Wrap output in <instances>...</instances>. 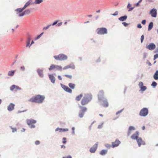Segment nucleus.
<instances>
[{"label": "nucleus", "instance_id": "nucleus-1", "mask_svg": "<svg viewBox=\"0 0 158 158\" xmlns=\"http://www.w3.org/2000/svg\"><path fill=\"white\" fill-rule=\"evenodd\" d=\"M98 99L101 104L104 107L109 106V103L107 99L104 96V92L102 90L99 91L98 94Z\"/></svg>", "mask_w": 158, "mask_h": 158}, {"label": "nucleus", "instance_id": "nucleus-2", "mask_svg": "<svg viewBox=\"0 0 158 158\" xmlns=\"http://www.w3.org/2000/svg\"><path fill=\"white\" fill-rule=\"evenodd\" d=\"M45 98V96L44 95L37 94L32 96L28 100V101L32 103L42 104L43 103Z\"/></svg>", "mask_w": 158, "mask_h": 158}, {"label": "nucleus", "instance_id": "nucleus-3", "mask_svg": "<svg viewBox=\"0 0 158 158\" xmlns=\"http://www.w3.org/2000/svg\"><path fill=\"white\" fill-rule=\"evenodd\" d=\"M139 132L136 131L131 136V138L132 139L136 140L139 147H140L141 145H145V143L143 141L142 138L139 137Z\"/></svg>", "mask_w": 158, "mask_h": 158}, {"label": "nucleus", "instance_id": "nucleus-4", "mask_svg": "<svg viewBox=\"0 0 158 158\" xmlns=\"http://www.w3.org/2000/svg\"><path fill=\"white\" fill-rule=\"evenodd\" d=\"M92 99V95L91 94H85L81 101V103L83 106L87 105L90 102Z\"/></svg>", "mask_w": 158, "mask_h": 158}, {"label": "nucleus", "instance_id": "nucleus-5", "mask_svg": "<svg viewBox=\"0 0 158 158\" xmlns=\"http://www.w3.org/2000/svg\"><path fill=\"white\" fill-rule=\"evenodd\" d=\"M53 57L56 60L60 61L66 60L68 59L67 56L63 54H60L57 56H55Z\"/></svg>", "mask_w": 158, "mask_h": 158}, {"label": "nucleus", "instance_id": "nucleus-6", "mask_svg": "<svg viewBox=\"0 0 158 158\" xmlns=\"http://www.w3.org/2000/svg\"><path fill=\"white\" fill-rule=\"evenodd\" d=\"M26 121L27 124L30 128H34L35 127V126L33 124L36 123V120L32 119H27L26 120Z\"/></svg>", "mask_w": 158, "mask_h": 158}, {"label": "nucleus", "instance_id": "nucleus-7", "mask_svg": "<svg viewBox=\"0 0 158 158\" xmlns=\"http://www.w3.org/2000/svg\"><path fill=\"white\" fill-rule=\"evenodd\" d=\"M97 33L99 35H104L107 33V29L105 27L98 28L96 31Z\"/></svg>", "mask_w": 158, "mask_h": 158}, {"label": "nucleus", "instance_id": "nucleus-8", "mask_svg": "<svg viewBox=\"0 0 158 158\" xmlns=\"http://www.w3.org/2000/svg\"><path fill=\"white\" fill-rule=\"evenodd\" d=\"M148 113V109L147 108L144 107L142 109L139 113V115L142 117H145Z\"/></svg>", "mask_w": 158, "mask_h": 158}, {"label": "nucleus", "instance_id": "nucleus-9", "mask_svg": "<svg viewBox=\"0 0 158 158\" xmlns=\"http://www.w3.org/2000/svg\"><path fill=\"white\" fill-rule=\"evenodd\" d=\"M55 69H56L57 70H61L62 69V67L60 65L52 64L48 68V69L49 70L51 71Z\"/></svg>", "mask_w": 158, "mask_h": 158}, {"label": "nucleus", "instance_id": "nucleus-10", "mask_svg": "<svg viewBox=\"0 0 158 158\" xmlns=\"http://www.w3.org/2000/svg\"><path fill=\"white\" fill-rule=\"evenodd\" d=\"M60 85L62 88L66 92L70 93H72V89L69 88L68 87L62 84H60Z\"/></svg>", "mask_w": 158, "mask_h": 158}, {"label": "nucleus", "instance_id": "nucleus-11", "mask_svg": "<svg viewBox=\"0 0 158 158\" xmlns=\"http://www.w3.org/2000/svg\"><path fill=\"white\" fill-rule=\"evenodd\" d=\"M143 85V83L142 82L140 81L139 82L138 86L140 88V91L143 92L147 89V87Z\"/></svg>", "mask_w": 158, "mask_h": 158}, {"label": "nucleus", "instance_id": "nucleus-12", "mask_svg": "<svg viewBox=\"0 0 158 158\" xmlns=\"http://www.w3.org/2000/svg\"><path fill=\"white\" fill-rule=\"evenodd\" d=\"M98 142H97L93 146L89 149V152L92 153H94L98 148Z\"/></svg>", "mask_w": 158, "mask_h": 158}, {"label": "nucleus", "instance_id": "nucleus-13", "mask_svg": "<svg viewBox=\"0 0 158 158\" xmlns=\"http://www.w3.org/2000/svg\"><path fill=\"white\" fill-rule=\"evenodd\" d=\"M149 13L151 15V16L156 18L157 16V10L156 9L154 8L150 11Z\"/></svg>", "mask_w": 158, "mask_h": 158}, {"label": "nucleus", "instance_id": "nucleus-14", "mask_svg": "<svg viewBox=\"0 0 158 158\" xmlns=\"http://www.w3.org/2000/svg\"><path fill=\"white\" fill-rule=\"evenodd\" d=\"M112 147L114 148L118 147L121 143L120 141L118 139H116L115 141L114 142H112Z\"/></svg>", "mask_w": 158, "mask_h": 158}, {"label": "nucleus", "instance_id": "nucleus-15", "mask_svg": "<svg viewBox=\"0 0 158 158\" xmlns=\"http://www.w3.org/2000/svg\"><path fill=\"white\" fill-rule=\"evenodd\" d=\"M69 69H75V66L73 63H71L65 66L63 68V69L64 70H66Z\"/></svg>", "mask_w": 158, "mask_h": 158}, {"label": "nucleus", "instance_id": "nucleus-16", "mask_svg": "<svg viewBox=\"0 0 158 158\" xmlns=\"http://www.w3.org/2000/svg\"><path fill=\"white\" fill-rule=\"evenodd\" d=\"M156 45L153 43H151L146 47V48L150 50H152L155 48Z\"/></svg>", "mask_w": 158, "mask_h": 158}, {"label": "nucleus", "instance_id": "nucleus-17", "mask_svg": "<svg viewBox=\"0 0 158 158\" xmlns=\"http://www.w3.org/2000/svg\"><path fill=\"white\" fill-rule=\"evenodd\" d=\"M15 105L13 103H10L7 106V109L9 111H11L15 109Z\"/></svg>", "mask_w": 158, "mask_h": 158}, {"label": "nucleus", "instance_id": "nucleus-18", "mask_svg": "<svg viewBox=\"0 0 158 158\" xmlns=\"http://www.w3.org/2000/svg\"><path fill=\"white\" fill-rule=\"evenodd\" d=\"M37 71L39 76L41 78L43 77H44L43 70L40 69H38Z\"/></svg>", "mask_w": 158, "mask_h": 158}, {"label": "nucleus", "instance_id": "nucleus-19", "mask_svg": "<svg viewBox=\"0 0 158 158\" xmlns=\"http://www.w3.org/2000/svg\"><path fill=\"white\" fill-rule=\"evenodd\" d=\"M48 77L51 81L52 83H54L55 81V78L52 74H48Z\"/></svg>", "mask_w": 158, "mask_h": 158}, {"label": "nucleus", "instance_id": "nucleus-20", "mask_svg": "<svg viewBox=\"0 0 158 158\" xmlns=\"http://www.w3.org/2000/svg\"><path fill=\"white\" fill-rule=\"evenodd\" d=\"M135 127L132 126H130L129 127L127 132V135H130L131 133V131L132 130H135Z\"/></svg>", "mask_w": 158, "mask_h": 158}, {"label": "nucleus", "instance_id": "nucleus-21", "mask_svg": "<svg viewBox=\"0 0 158 158\" xmlns=\"http://www.w3.org/2000/svg\"><path fill=\"white\" fill-rule=\"evenodd\" d=\"M68 130L69 129L68 128H62L59 127H57L55 129L56 131H59V132L67 131H68Z\"/></svg>", "mask_w": 158, "mask_h": 158}, {"label": "nucleus", "instance_id": "nucleus-22", "mask_svg": "<svg viewBox=\"0 0 158 158\" xmlns=\"http://www.w3.org/2000/svg\"><path fill=\"white\" fill-rule=\"evenodd\" d=\"M80 110V111L85 114V112L87 110V109L86 107L81 106H79Z\"/></svg>", "mask_w": 158, "mask_h": 158}, {"label": "nucleus", "instance_id": "nucleus-23", "mask_svg": "<svg viewBox=\"0 0 158 158\" xmlns=\"http://www.w3.org/2000/svg\"><path fill=\"white\" fill-rule=\"evenodd\" d=\"M127 19V16L125 15L123 16H122L119 18L118 20L121 21H125Z\"/></svg>", "mask_w": 158, "mask_h": 158}, {"label": "nucleus", "instance_id": "nucleus-24", "mask_svg": "<svg viewBox=\"0 0 158 158\" xmlns=\"http://www.w3.org/2000/svg\"><path fill=\"white\" fill-rule=\"evenodd\" d=\"M153 23L152 22H150L148 26V31H150L153 28Z\"/></svg>", "mask_w": 158, "mask_h": 158}, {"label": "nucleus", "instance_id": "nucleus-25", "mask_svg": "<svg viewBox=\"0 0 158 158\" xmlns=\"http://www.w3.org/2000/svg\"><path fill=\"white\" fill-rule=\"evenodd\" d=\"M153 78L156 80H158V70H156L154 73L153 76Z\"/></svg>", "mask_w": 158, "mask_h": 158}, {"label": "nucleus", "instance_id": "nucleus-26", "mask_svg": "<svg viewBox=\"0 0 158 158\" xmlns=\"http://www.w3.org/2000/svg\"><path fill=\"white\" fill-rule=\"evenodd\" d=\"M108 151L107 150H102L100 152V154L101 155L103 156L105 155L107 153Z\"/></svg>", "mask_w": 158, "mask_h": 158}, {"label": "nucleus", "instance_id": "nucleus-27", "mask_svg": "<svg viewBox=\"0 0 158 158\" xmlns=\"http://www.w3.org/2000/svg\"><path fill=\"white\" fill-rule=\"evenodd\" d=\"M68 85L69 87L72 89H74L75 87V85L72 83H69Z\"/></svg>", "mask_w": 158, "mask_h": 158}, {"label": "nucleus", "instance_id": "nucleus-28", "mask_svg": "<svg viewBox=\"0 0 158 158\" xmlns=\"http://www.w3.org/2000/svg\"><path fill=\"white\" fill-rule=\"evenodd\" d=\"M15 73V70L10 71L8 72V75L10 76H12L14 75Z\"/></svg>", "mask_w": 158, "mask_h": 158}, {"label": "nucleus", "instance_id": "nucleus-29", "mask_svg": "<svg viewBox=\"0 0 158 158\" xmlns=\"http://www.w3.org/2000/svg\"><path fill=\"white\" fill-rule=\"evenodd\" d=\"M83 96L82 94H81L80 95L77 96L76 98V100L77 101H80Z\"/></svg>", "mask_w": 158, "mask_h": 158}, {"label": "nucleus", "instance_id": "nucleus-30", "mask_svg": "<svg viewBox=\"0 0 158 158\" xmlns=\"http://www.w3.org/2000/svg\"><path fill=\"white\" fill-rule=\"evenodd\" d=\"M84 114L85 113L79 111L78 113V116L80 118H82L84 117Z\"/></svg>", "mask_w": 158, "mask_h": 158}, {"label": "nucleus", "instance_id": "nucleus-31", "mask_svg": "<svg viewBox=\"0 0 158 158\" xmlns=\"http://www.w3.org/2000/svg\"><path fill=\"white\" fill-rule=\"evenodd\" d=\"M31 4V2H30V1H28L25 4L24 6L23 7V8L24 9H25L27 7L29 6Z\"/></svg>", "mask_w": 158, "mask_h": 158}, {"label": "nucleus", "instance_id": "nucleus-32", "mask_svg": "<svg viewBox=\"0 0 158 158\" xmlns=\"http://www.w3.org/2000/svg\"><path fill=\"white\" fill-rule=\"evenodd\" d=\"M104 122H102L98 126V128L99 129H101L104 123Z\"/></svg>", "mask_w": 158, "mask_h": 158}, {"label": "nucleus", "instance_id": "nucleus-33", "mask_svg": "<svg viewBox=\"0 0 158 158\" xmlns=\"http://www.w3.org/2000/svg\"><path fill=\"white\" fill-rule=\"evenodd\" d=\"M24 9L23 8H19L15 10V11L18 12L19 13L22 12Z\"/></svg>", "mask_w": 158, "mask_h": 158}, {"label": "nucleus", "instance_id": "nucleus-34", "mask_svg": "<svg viewBox=\"0 0 158 158\" xmlns=\"http://www.w3.org/2000/svg\"><path fill=\"white\" fill-rule=\"evenodd\" d=\"M43 2V0H35L34 2L35 4H39Z\"/></svg>", "mask_w": 158, "mask_h": 158}, {"label": "nucleus", "instance_id": "nucleus-35", "mask_svg": "<svg viewBox=\"0 0 158 158\" xmlns=\"http://www.w3.org/2000/svg\"><path fill=\"white\" fill-rule=\"evenodd\" d=\"M31 40V38L30 37H28L27 38V44L26 46H29L30 45V41Z\"/></svg>", "mask_w": 158, "mask_h": 158}, {"label": "nucleus", "instance_id": "nucleus-36", "mask_svg": "<svg viewBox=\"0 0 158 158\" xmlns=\"http://www.w3.org/2000/svg\"><path fill=\"white\" fill-rule=\"evenodd\" d=\"M63 76H65L70 79H72V76L71 75H69L68 74H65L63 75Z\"/></svg>", "mask_w": 158, "mask_h": 158}, {"label": "nucleus", "instance_id": "nucleus-37", "mask_svg": "<svg viewBox=\"0 0 158 158\" xmlns=\"http://www.w3.org/2000/svg\"><path fill=\"white\" fill-rule=\"evenodd\" d=\"M23 12L25 15L29 14L30 12V10L29 9H27L25 10Z\"/></svg>", "mask_w": 158, "mask_h": 158}, {"label": "nucleus", "instance_id": "nucleus-38", "mask_svg": "<svg viewBox=\"0 0 158 158\" xmlns=\"http://www.w3.org/2000/svg\"><path fill=\"white\" fill-rule=\"evenodd\" d=\"M157 85V83L155 81H153L151 84V86L155 87Z\"/></svg>", "mask_w": 158, "mask_h": 158}, {"label": "nucleus", "instance_id": "nucleus-39", "mask_svg": "<svg viewBox=\"0 0 158 158\" xmlns=\"http://www.w3.org/2000/svg\"><path fill=\"white\" fill-rule=\"evenodd\" d=\"M105 146L107 148H110L112 147V145H111L110 144L108 143H106L105 145Z\"/></svg>", "mask_w": 158, "mask_h": 158}, {"label": "nucleus", "instance_id": "nucleus-40", "mask_svg": "<svg viewBox=\"0 0 158 158\" xmlns=\"http://www.w3.org/2000/svg\"><path fill=\"white\" fill-rule=\"evenodd\" d=\"M15 85H13L10 86V90L11 91H12L14 89H15Z\"/></svg>", "mask_w": 158, "mask_h": 158}, {"label": "nucleus", "instance_id": "nucleus-41", "mask_svg": "<svg viewBox=\"0 0 158 158\" xmlns=\"http://www.w3.org/2000/svg\"><path fill=\"white\" fill-rule=\"evenodd\" d=\"M75 128L74 127H73L72 128V132L71 133L72 135H75Z\"/></svg>", "mask_w": 158, "mask_h": 158}, {"label": "nucleus", "instance_id": "nucleus-42", "mask_svg": "<svg viewBox=\"0 0 158 158\" xmlns=\"http://www.w3.org/2000/svg\"><path fill=\"white\" fill-rule=\"evenodd\" d=\"M11 129L12 130V132L14 133L15 132H16L17 131L16 128H13L11 127H10Z\"/></svg>", "mask_w": 158, "mask_h": 158}, {"label": "nucleus", "instance_id": "nucleus-43", "mask_svg": "<svg viewBox=\"0 0 158 158\" xmlns=\"http://www.w3.org/2000/svg\"><path fill=\"white\" fill-rule=\"evenodd\" d=\"M144 39V36L143 35L141 37L140 40H141V43H142L143 42Z\"/></svg>", "mask_w": 158, "mask_h": 158}, {"label": "nucleus", "instance_id": "nucleus-44", "mask_svg": "<svg viewBox=\"0 0 158 158\" xmlns=\"http://www.w3.org/2000/svg\"><path fill=\"white\" fill-rule=\"evenodd\" d=\"M15 89L19 90H21L22 89L19 86L16 85H15Z\"/></svg>", "mask_w": 158, "mask_h": 158}, {"label": "nucleus", "instance_id": "nucleus-45", "mask_svg": "<svg viewBox=\"0 0 158 158\" xmlns=\"http://www.w3.org/2000/svg\"><path fill=\"white\" fill-rule=\"evenodd\" d=\"M51 25V24L48 25L46 27H45L43 28V29H46L47 30L48 29L49 27Z\"/></svg>", "mask_w": 158, "mask_h": 158}, {"label": "nucleus", "instance_id": "nucleus-46", "mask_svg": "<svg viewBox=\"0 0 158 158\" xmlns=\"http://www.w3.org/2000/svg\"><path fill=\"white\" fill-rule=\"evenodd\" d=\"M158 58V54H156L154 55V60H155L156 58Z\"/></svg>", "mask_w": 158, "mask_h": 158}, {"label": "nucleus", "instance_id": "nucleus-47", "mask_svg": "<svg viewBox=\"0 0 158 158\" xmlns=\"http://www.w3.org/2000/svg\"><path fill=\"white\" fill-rule=\"evenodd\" d=\"M123 110V109H122L121 110H119V111H117L116 113V115H118V114L121 113Z\"/></svg>", "mask_w": 158, "mask_h": 158}, {"label": "nucleus", "instance_id": "nucleus-48", "mask_svg": "<svg viewBox=\"0 0 158 158\" xmlns=\"http://www.w3.org/2000/svg\"><path fill=\"white\" fill-rule=\"evenodd\" d=\"M118 11H116L113 14H111V15H112L113 16H116L118 14Z\"/></svg>", "mask_w": 158, "mask_h": 158}, {"label": "nucleus", "instance_id": "nucleus-49", "mask_svg": "<svg viewBox=\"0 0 158 158\" xmlns=\"http://www.w3.org/2000/svg\"><path fill=\"white\" fill-rule=\"evenodd\" d=\"M20 69L22 71H24L25 70V68L23 66H21Z\"/></svg>", "mask_w": 158, "mask_h": 158}, {"label": "nucleus", "instance_id": "nucleus-50", "mask_svg": "<svg viewBox=\"0 0 158 158\" xmlns=\"http://www.w3.org/2000/svg\"><path fill=\"white\" fill-rule=\"evenodd\" d=\"M101 61V58L99 57L97 60H95V62L96 63H99Z\"/></svg>", "mask_w": 158, "mask_h": 158}, {"label": "nucleus", "instance_id": "nucleus-51", "mask_svg": "<svg viewBox=\"0 0 158 158\" xmlns=\"http://www.w3.org/2000/svg\"><path fill=\"white\" fill-rule=\"evenodd\" d=\"M148 55L147 53H144L143 54V58L145 59L146 58Z\"/></svg>", "mask_w": 158, "mask_h": 158}, {"label": "nucleus", "instance_id": "nucleus-52", "mask_svg": "<svg viewBox=\"0 0 158 158\" xmlns=\"http://www.w3.org/2000/svg\"><path fill=\"white\" fill-rule=\"evenodd\" d=\"M63 140L62 142L63 143L65 144L66 143V138H64L63 139Z\"/></svg>", "mask_w": 158, "mask_h": 158}, {"label": "nucleus", "instance_id": "nucleus-53", "mask_svg": "<svg viewBox=\"0 0 158 158\" xmlns=\"http://www.w3.org/2000/svg\"><path fill=\"white\" fill-rule=\"evenodd\" d=\"M146 23V20H145L144 19V20H142L141 23L142 24L145 25V24Z\"/></svg>", "mask_w": 158, "mask_h": 158}, {"label": "nucleus", "instance_id": "nucleus-54", "mask_svg": "<svg viewBox=\"0 0 158 158\" xmlns=\"http://www.w3.org/2000/svg\"><path fill=\"white\" fill-rule=\"evenodd\" d=\"M137 27L138 28H141L142 27L140 23H139L137 25Z\"/></svg>", "mask_w": 158, "mask_h": 158}, {"label": "nucleus", "instance_id": "nucleus-55", "mask_svg": "<svg viewBox=\"0 0 158 158\" xmlns=\"http://www.w3.org/2000/svg\"><path fill=\"white\" fill-rule=\"evenodd\" d=\"M40 142L39 141L37 140L35 142V145H39L40 144Z\"/></svg>", "mask_w": 158, "mask_h": 158}, {"label": "nucleus", "instance_id": "nucleus-56", "mask_svg": "<svg viewBox=\"0 0 158 158\" xmlns=\"http://www.w3.org/2000/svg\"><path fill=\"white\" fill-rule=\"evenodd\" d=\"M58 22V20H56L52 24V26H54L55 25H56L57 23Z\"/></svg>", "mask_w": 158, "mask_h": 158}, {"label": "nucleus", "instance_id": "nucleus-57", "mask_svg": "<svg viewBox=\"0 0 158 158\" xmlns=\"http://www.w3.org/2000/svg\"><path fill=\"white\" fill-rule=\"evenodd\" d=\"M134 8V7H131V8H129V10H128V11L130 12V11H131V10H132Z\"/></svg>", "mask_w": 158, "mask_h": 158}, {"label": "nucleus", "instance_id": "nucleus-58", "mask_svg": "<svg viewBox=\"0 0 158 158\" xmlns=\"http://www.w3.org/2000/svg\"><path fill=\"white\" fill-rule=\"evenodd\" d=\"M27 110H25L23 111L19 110L18 112V113H20L22 112H24L27 111Z\"/></svg>", "mask_w": 158, "mask_h": 158}, {"label": "nucleus", "instance_id": "nucleus-59", "mask_svg": "<svg viewBox=\"0 0 158 158\" xmlns=\"http://www.w3.org/2000/svg\"><path fill=\"white\" fill-rule=\"evenodd\" d=\"M122 24L125 27H126L127 26L128 24L127 23L125 22H123L122 23Z\"/></svg>", "mask_w": 158, "mask_h": 158}, {"label": "nucleus", "instance_id": "nucleus-60", "mask_svg": "<svg viewBox=\"0 0 158 158\" xmlns=\"http://www.w3.org/2000/svg\"><path fill=\"white\" fill-rule=\"evenodd\" d=\"M58 78L60 80H62V79L60 75L58 76Z\"/></svg>", "mask_w": 158, "mask_h": 158}, {"label": "nucleus", "instance_id": "nucleus-61", "mask_svg": "<svg viewBox=\"0 0 158 158\" xmlns=\"http://www.w3.org/2000/svg\"><path fill=\"white\" fill-rule=\"evenodd\" d=\"M142 0H140L136 4V6H138L139 5V3L141 2L142 1Z\"/></svg>", "mask_w": 158, "mask_h": 158}, {"label": "nucleus", "instance_id": "nucleus-62", "mask_svg": "<svg viewBox=\"0 0 158 158\" xmlns=\"http://www.w3.org/2000/svg\"><path fill=\"white\" fill-rule=\"evenodd\" d=\"M62 158H72V157L71 156L69 155L67 156L63 157Z\"/></svg>", "mask_w": 158, "mask_h": 158}, {"label": "nucleus", "instance_id": "nucleus-63", "mask_svg": "<svg viewBox=\"0 0 158 158\" xmlns=\"http://www.w3.org/2000/svg\"><path fill=\"white\" fill-rule=\"evenodd\" d=\"M24 15H25V14H24V12H23L22 13L19 14V16H20V17L23 16Z\"/></svg>", "mask_w": 158, "mask_h": 158}, {"label": "nucleus", "instance_id": "nucleus-64", "mask_svg": "<svg viewBox=\"0 0 158 158\" xmlns=\"http://www.w3.org/2000/svg\"><path fill=\"white\" fill-rule=\"evenodd\" d=\"M131 6V5L129 3H128V4L127 6V8H129Z\"/></svg>", "mask_w": 158, "mask_h": 158}]
</instances>
